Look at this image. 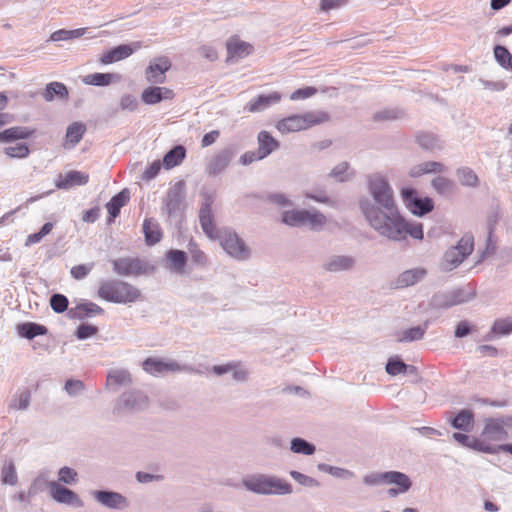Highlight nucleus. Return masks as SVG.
Listing matches in <instances>:
<instances>
[{
	"mask_svg": "<svg viewBox=\"0 0 512 512\" xmlns=\"http://www.w3.org/2000/svg\"><path fill=\"white\" fill-rule=\"evenodd\" d=\"M368 190L378 206L364 199L360 201V208L371 227L392 240H402L408 235L414 239L423 238L422 224L409 222L400 215L394 201L393 190L384 176L370 175Z\"/></svg>",
	"mask_w": 512,
	"mask_h": 512,
	"instance_id": "f257e3e1",
	"label": "nucleus"
},
{
	"mask_svg": "<svg viewBox=\"0 0 512 512\" xmlns=\"http://www.w3.org/2000/svg\"><path fill=\"white\" fill-rule=\"evenodd\" d=\"M512 427V417L487 418L484 420V426L477 437L478 452L487 454H497L504 452V447L508 444L504 442L508 439V428Z\"/></svg>",
	"mask_w": 512,
	"mask_h": 512,
	"instance_id": "f03ea898",
	"label": "nucleus"
},
{
	"mask_svg": "<svg viewBox=\"0 0 512 512\" xmlns=\"http://www.w3.org/2000/svg\"><path fill=\"white\" fill-rule=\"evenodd\" d=\"M97 295L107 302L125 305L143 300L142 292L138 287L119 279L101 281Z\"/></svg>",
	"mask_w": 512,
	"mask_h": 512,
	"instance_id": "7ed1b4c3",
	"label": "nucleus"
},
{
	"mask_svg": "<svg viewBox=\"0 0 512 512\" xmlns=\"http://www.w3.org/2000/svg\"><path fill=\"white\" fill-rule=\"evenodd\" d=\"M329 119L330 116L325 111H308L284 117L276 122L275 127L281 134L295 133L325 123Z\"/></svg>",
	"mask_w": 512,
	"mask_h": 512,
	"instance_id": "20e7f679",
	"label": "nucleus"
},
{
	"mask_svg": "<svg viewBox=\"0 0 512 512\" xmlns=\"http://www.w3.org/2000/svg\"><path fill=\"white\" fill-rule=\"evenodd\" d=\"M243 484L248 490L258 494H289L292 492L289 483L264 475L253 476L244 480Z\"/></svg>",
	"mask_w": 512,
	"mask_h": 512,
	"instance_id": "39448f33",
	"label": "nucleus"
},
{
	"mask_svg": "<svg viewBox=\"0 0 512 512\" xmlns=\"http://www.w3.org/2000/svg\"><path fill=\"white\" fill-rule=\"evenodd\" d=\"M400 196L405 207L416 216H423L434 209V202L429 197L420 198L414 188L404 187Z\"/></svg>",
	"mask_w": 512,
	"mask_h": 512,
	"instance_id": "423d86ee",
	"label": "nucleus"
},
{
	"mask_svg": "<svg viewBox=\"0 0 512 512\" xmlns=\"http://www.w3.org/2000/svg\"><path fill=\"white\" fill-rule=\"evenodd\" d=\"M474 239L471 235H464L458 244L450 248L444 255L446 268L453 269L461 264L473 251Z\"/></svg>",
	"mask_w": 512,
	"mask_h": 512,
	"instance_id": "0eeeda50",
	"label": "nucleus"
},
{
	"mask_svg": "<svg viewBox=\"0 0 512 512\" xmlns=\"http://www.w3.org/2000/svg\"><path fill=\"white\" fill-rule=\"evenodd\" d=\"M220 244L222 248L232 257L245 260L249 256V249L244 241L233 231L225 230L220 233Z\"/></svg>",
	"mask_w": 512,
	"mask_h": 512,
	"instance_id": "6e6552de",
	"label": "nucleus"
},
{
	"mask_svg": "<svg viewBox=\"0 0 512 512\" xmlns=\"http://www.w3.org/2000/svg\"><path fill=\"white\" fill-rule=\"evenodd\" d=\"M113 271L119 276H140L148 272V266L139 258L122 257L111 262Z\"/></svg>",
	"mask_w": 512,
	"mask_h": 512,
	"instance_id": "1a4fd4ad",
	"label": "nucleus"
},
{
	"mask_svg": "<svg viewBox=\"0 0 512 512\" xmlns=\"http://www.w3.org/2000/svg\"><path fill=\"white\" fill-rule=\"evenodd\" d=\"M212 204V197L207 196L199 211V221L206 236L211 240H216L220 237L221 231L218 230L215 224Z\"/></svg>",
	"mask_w": 512,
	"mask_h": 512,
	"instance_id": "9d476101",
	"label": "nucleus"
},
{
	"mask_svg": "<svg viewBox=\"0 0 512 512\" xmlns=\"http://www.w3.org/2000/svg\"><path fill=\"white\" fill-rule=\"evenodd\" d=\"M172 67V62L167 56H158L150 61L145 70V78L150 83L162 84L166 80V72Z\"/></svg>",
	"mask_w": 512,
	"mask_h": 512,
	"instance_id": "9b49d317",
	"label": "nucleus"
},
{
	"mask_svg": "<svg viewBox=\"0 0 512 512\" xmlns=\"http://www.w3.org/2000/svg\"><path fill=\"white\" fill-rule=\"evenodd\" d=\"M143 370L153 376L162 375L169 372H180L184 367L173 360L164 361L160 358L149 357L142 362Z\"/></svg>",
	"mask_w": 512,
	"mask_h": 512,
	"instance_id": "f8f14e48",
	"label": "nucleus"
},
{
	"mask_svg": "<svg viewBox=\"0 0 512 512\" xmlns=\"http://www.w3.org/2000/svg\"><path fill=\"white\" fill-rule=\"evenodd\" d=\"M175 94L172 89L160 86H150L143 90L141 100L148 105H154L162 100H172Z\"/></svg>",
	"mask_w": 512,
	"mask_h": 512,
	"instance_id": "ddd939ff",
	"label": "nucleus"
},
{
	"mask_svg": "<svg viewBox=\"0 0 512 512\" xmlns=\"http://www.w3.org/2000/svg\"><path fill=\"white\" fill-rule=\"evenodd\" d=\"M227 59H240L250 55L253 52V46L245 41H242L238 36H232L226 43Z\"/></svg>",
	"mask_w": 512,
	"mask_h": 512,
	"instance_id": "4468645a",
	"label": "nucleus"
},
{
	"mask_svg": "<svg viewBox=\"0 0 512 512\" xmlns=\"http://www.w3.org/2000/svg\"><path fill=\"white\" fill-rule=\"evenodd\" d=\"M49 488L50 494L55 501L59 503L82 506V501L72 490L63 487L56 482L49 483Z\"/></svg>",
	"mask_w": 512,
	"mask_h": 512,
	"instance_id": "2eb2a0df",
	"label": "nucleus"
},
{
	"mask_svg": "<svg viewBox=\"0 0 512 512\" xmlns=\"http://www.w3.org/2000/svg\"><path fill=\"white\" fill-rule=\"evenodd\" d=\"M281 99L282 95L277 91L267 95H259L247 103L246 109L251 113L259 112L271 105L279 103Z\"/></svg>",
	"mask_w": 512,
	"mask_h": 512,
	"instance_id": "dca6fc26",
	"label": "nucleus"
},
{
	"mask_svg": "<svg viewBox=\"0 0 512 512\" xmlns=\"http://www.w3.org/2000/svg\"><path fill=\"white\" fill-rule=\"evenodd\" d=\"M89 181V174L77 170L67 172L64 176H60L56 182L59 189H69L73 186H82Z\"/></svg>",
	"mask_w": 512,
	"mask_h": 512,
	"instance_id": "f3484780",
	"label": "nucleus"
},
{
	"mask_svg": "<svg viewBox=\"0 0 512 512\" xmlns=\"http://www.w3.org/2000/svg\"><path fill=\"white\" fill-rule=\"evenodd\" d=\"M257 158L263 159L278 149L279 142L267 131H261L257 137Z\"/></svg>",
	"mask_w": 512,
	"mask_h": 512,
	"instance_id": "a211bd4d",
	"label": "nucleus"
},
{
	"mask_svg": "<svg viewBox=\"0 0 512 512\" xmlns=\"http://www.w3.org/2000/svg\"><path fill=\"white\" fill-rule=\"evenodd\" d=\"M94 497L108 508L120 509L127 505L126 498L117 492L96 491Z\"/></svg>",
	"mask_w": 512,
	"mask_h": 512,
	"instance_id": "6ab92c4d",
	"label": "nucleus"
},
{
	"mask_svg": "<svg viewBox=\"0 0 512 512\" xmlns=\"http://www.w3.org/2000/svg\"><path fill=\"white\" fill-rule=\"evenodd\" d=\"M35 130L28 127L15 126L0 132V142L7 143L15 140L28 139L33 136Z\"/></svg>",
	"mask_w": 512,
	"mask_h": 512,
	"instance_id": "aec40b11",
	"label": "nucleus"
},
{
	"mask_svg": "<svg viewBox=\"0 0 512 512\" xmlns=\"http://www.w3.org/2000/svg\"><path fill=\"white\" fill-rule=\"evenodd\" d=\"M86 132V125L81 122H73L68 126L63 146L72 148L78 144Z\"/></svg>",
	"mask_w": 512,
	"mask_h": 512,
	"instance_id": "412c9836",
	"label": "nucleus"
},
{
	"mask_svg": "<svg viewBox=\"0 0 512 512\" xmlns=\"http://www.w3.org/2000/svg\"><path fill=\"white\" fill-rule=\"evenodd\" d=\"M133 53V49L129 45H119L106 53H104L100 62L102 64H111L129 57Z\"/></svg>",
	"mask_w": 512,
	"mask_h": 512,
	"instance_id": "4be33fe9",
	"label": "nucleus"
},
{
	"mask_svg": "<svg viewBox=\"0 0 512 512\" xmlns=\"http://www.w3.org/2000/svg\"><path fill=\"white\" fill-rule=\"evenodd\" d=\"M129 201V191L127 189L122 190L118 194L112 197V199L106 204L109 215L112 218H116L123 206Z\"/></svg>",
	"mask_w": 512,
	"mask_h": 512,
	"instance_id": "5701e85b",
	"label": "nucleus"
},
{
	"mask_svg": "<svg viewBox=\"0 0 512 512\" xmlns=\"http://www.w3.org/2000/svg\"><path fill=\"white\" fill-rule=\"evenodd\" d=\"M384 482L388 484H395L400 492H406L411 486L409 477L401 472L391 471L383 473Z\"/></svg>",
	"mask_w": 512,
	"mask_h": 512,
	"instance_id": "b1692460",
	"label": "nucleus"
},
{
	"mask_svg": "<svg viewBox=\"0 0 512 512\" xmlns=\"http://www.w3.org/2000/svg\"><path fill=\"white\" fill-rule=\"evenodd\" d=\"M445 170V166L436 161H428L413 167L410 170L411 177H420L424 174L441 173Z\"/></svg>",
	"mask_w": 512,
	"mask_h": 512,
	"instance_id": "393cba45",
	"label": "nucleus"
},
{
	"mask_svg": "<svg viewBox=\"0 0 512 512\" xmlns=\"http://www.w3.org/2000/svg\"><path fill=\"white\" fill-rule=\"evenodd\" d=\"M42 96L47 102L52 101L55 96H58L61 99H66L68 97V89L61 82H50L46 85Z\"/></svg>",
	"mask_w": 512,
	"mask_h": 512,
	"instance_id": "a878e982",
	"label": "nucleus"
},
{
	"mask_svg": "<svg viewBox=\"0 0 512 512\" xmlns=\"http://www.w3.org/2000/svg\"><path fill=\"white\" fill-rule=\"evenodd\" d=\"M230 159L231 153L229 151L219 152L208 164V173L211 175L218 174L228 166Z\"/></svg>",
	"mask_w": 512,
	"mask_h": 512,
	"instance_id": "bb28decb",
	"label": "nucleus"
},
{
	"mask_svg": "<svg viewBox=\"0 0 512 512\" xmlns=\"http://www.w3.org/2000/svg\"><path fill=\"white\" fill-rule=\"evenodd\" d=\"M185 156V148L181 145L176 146L165 154L163 158V165L165 166L166 169H171L181 164Z\"/></svg>",
	"mask_w": 512,
	"mask_h": 512,
	"instance_id": "cd10ccee",
	"label": "nucleus"
},
{
	"mask_svg": "<svg viewBox=\"0 0 512 512\" xmlns=\"http://www.w3.org/2000/svg\"><path fill=\"white\" fill-rule=\"evenodd\" d=\"M118 79L119 77L112 73H93L86 75L83 78V82L93 86H108Z\"/></svg>",
	"mask_w": 512,
	"mask_h": 512,
	"instance_id": "c85d7f7f",
	"label": "nucleus"
},
{
	"mask_svg": "<svg viewBox=\"0 0 512 512\" xmlns=\"http://www.w3.org/2000/svg\"><path fill=\"white\" fill-rule=\"evenodd\" d=\"M474 423V415L469 410L460 411L451 421L454 428L469 432Z\"/></svg>",
	"mask_w": 512,
	"mask_h": 512,
	"instance_id": "c756f323",
	"label": "nucleus"
},
{
	"mask_svg": "<svg viewBox=\"0 0 512 512\" xmlns=\"http://www.w3.org/2000/svg\"><path fill=\"white\" fill-rule=\"evenodd\" d=\"M17 331L20 336L27 339H33L36 336L44 335L47 333V329L45 326L32 322H27L18 325Z\"/></svg>",
	"mask_w": 512,
	"mask_h": 512,
	"instance_id": "7c9ffc66",
	"label": "nucleus"
},
{
	"mask_svg": "<svg viewBox=\"0 0 512 512\" xmlns=\"http://www.w3.org/2000/svg\"><path fill=\"white\" fill-rule=\"evenodd\" d=\"M143 231L146 242L150 245L156 244L162 237L159 225L152 219H145L143 223Z\"/></svg>",
	"mask_w": 512,
	"mask_h": 512,
	"instance_id": "2f4dec72",
	"label": "nucleus"
},
{
	"mask_svg": "<svg viewBox=\"0 0 512 512\" xmlns=\"http://www.w3.org/2000/svg\"><path fill=\"white\" fill-rule=\"evenodd\" d=\"M425 274L422 269H412L403 272L397 279V288H404L417 283Z\"/></svg>",
	"mask_w": 512,
	"mask_h": 512,
	"instance_id": "473e14b6",
	"label": "nucleus"
},
{
	"mask_svg": "<svg viewBox=\"0 0 512 512\" xmlns=\"http://www.w3.org/2000/svg\"><path fill=\"white\" fill-rule=\"evenodd\" d=\"M308 215V210H290L282 215V222L289 226L305 225V217Z\"/></svg>",
	"mask_w": 512,
	"mask_h": 512,
	"instance_id": "72a5a7b5",
	"label": "nucleus"
},
{
	"mask_svg": "<svg viewBox=\"0 0 512 512\" xmlns=\"http://www.w3.org/2000/svg\"><path fill=\"white\" fill-rule=\"evenodd\" d=\"M416 368L412 365H407L398 359H390L386 364V372L389 375L396 376L401 373H416Z\"/></svg>",
	"mask_w": 512,
	"mask_h": 512,
	"instance_id": "f704fd0d",
	"label": "nucleus"
},
{
	"mask_svg": "<svg viewBox=\"0 0 512 512\" xmlns=\"http://www.w3.org/2000/svg\"><path fill=\"white\" fill-rule=\"evenodd\" d=\"M431 185L434 190L441 195H448L454 192L455 184L454 182L444 176H437L432 179Z\"/></svg>",
	"mask_w": 512,
	"mask_h": 512,
	"instance_id": "c9c22d12",
	"label": "nucleus"
},
{
	"mask_svg": "<svg viewBox=\"0 0 512 512\" xmlns=\"http://www.w3.org/2000/svg\"><path fill=\"white\" fill-rule=\"evenodd\" d=\"M31 400V392L28 389H23L16 393L9 404L11 410H25L28 408Z\"/></svg>",
	"mask_w": 512,
	"mask_h": 512,
	"instance_id": "e433bc0d",
	"label": "nucleus"
},
{
	"mask_svg": "<svg viewBox=\"0 0 512 512\" xmlns=\"http://www.w3.org/2000/svg\"><path fill=\"white\" fill-rule=\"evenodd\" d=\"M459 182L464 186L475 187L478 184V176L469 167L459 168L456 171Z\"/></svg>",
	"mask_w": 512,
	"mask_h": 512,
	"instance_id": "4c0bfd02",
	"label": "nucleus"
},
{
	"mask_svg": "<svg viewBox=\"0 0 512 512\" xmlns=\"http://www.w3.org/2000/svg\"><path fill=\"white\" fill-rule=\"evenodd\" d=\"M131 382V375L127 370H113L108 373L107 385L118 386Z\"/></svg>",
	"mask_w": 512,
	"mask_h": 512,
	"instance_id": "58836bf2",
	"label": "nucleus"
},
{
	"mask_svg": "<svg viewBox=\"0 0 512 512\" xmlns=\"http://www.w3.org/2000/svg\"><path fill=\"white\" fill-rule=\"evenodd\" d=\"M86 32V28H78L75 30L61 29L51 34L52 41H63L82 37Z\"/></svg>",
	"mask_w": 512,
	"mask_h": 512,
	"instance_id": "ea45409f",
	"label": "nucleus"
},
{
	"mask_svg": "<svg viewBox=\"0 0 512 512\" xmlns=\"http://www.w3.org/2000/svg\"><path fill=\"white\" fill-rule=\"evenodd\" d=\"M167 259L171 266L178 272H182L187 261L185 252L181 250H171L167 254Z\"/></svg>",
	"mask_w": 512,
	"mask_h": 512,
	"instance_id": "a19ab883",
	"label": "nucleus"
},
{
	"mask_svg": "<svg viewBox=\"0 0 512 512\" xmlns=\"http://www.w3.org/2000/svg\"><path fill=\"white\" fill-rule=\"evenodd\" d=\"M425 334V328L417 326L413 328H409L402 333L398 334L397 341L398 342H410L414 340L422 339Z\"/></svg>",
	"mask_w": 512,
	"mask_h": 512,
	"instance_id": "79ce46f5",
	"label": "nucleus"
},
{
	"mask_svg": "<svg viewBox=\"0 0 512 512\" xmlns=\"http://www.w3.org/2000/svg\"><path fill=\"white\" fill-rule=\"evenodd\" d=\"M4 153L10 158H26L30 154L29 147L24 143H17L15 145L7 146L4 148Z\"/></svg>",
	"mask_w": 512,
	"mask_h": 512,
	"instance_id": "37998d69",
	"label": "nucleus"
},
{
	"mask_svg": "<svg viewBox=\"0 0 512 512\" xmlns=\"http://www.w3.org/2000/svg\"><path fill=\"white\" fill-rule=\"evenodd\" d=\"M353 265V260L349 257L338 256L331 260L327 265L326 269L329 271H341L351 268Z\"/></svg>",
	"mask_w": 512,
	"mask_h": 512,
	"instance_id": "c03bdc74",
	"label": "nucleus"
},
{
	"mask_svg": "<svg viewBox=\"0 0 512 512\" xmlns=\"http://www.w3.org/2000/svg\"><path fill=\"white\" fill-rule=\"evenodd\" d=\"M326 224V217L318 211L308 210V215L305 217V225H309L311 229L317 230Z\"/></svg>",
	"mask_w": 512,
	"mask_h": 512,
	"instance_id": "a18cd8bd",
	"label": "nucleus"
},
{
	"mask_svg": "<svg viewBox=\"0 0 512 512\" xmlns=\"http://www.w3.org/2000/svg\"><path fill=\"white\" fill-rule=\"evenodd\" d=\"M291 450L294 453L311 455L315 451V447L301 438H295L291 442Z\"/></svg>",
	"mask_w": 512,
	"mask_h": 512,
	"instance_id": "49530a36",
	"label": "nucleus"
},
{
	"mask_svg": "<svg viewBox=\"0 0 512 512\" xmlns=\"http://www.w3.org/2000/svg\"><path fill=\"white\" fill-rule=\"evenodd\" d=\"M52 229H53L52 223H50V222L45 223L39 232L30 234L27 236L25 245L30 246V245L40 242L43 239V237H45L52 231Z\"/></svg>",
	"mask_w": 512,
	"mask_h": 512,
	"instance_id": "de8ad7c7",
	"label": "nucleus"
},
{
	"mask_svg": "<svg viewBox=\"0 0 512 512\" xmlns=\"http://www.w3.org/2000/svg\"><path fill=\"white\" fill-rule=\"evenodd\" d=\"M492 332L499 336L512 333V319H499L494 322Z\"/></svg>",
	"mask_w": 512,
	"mask_h": 512,
	"instance_id": "09e8293b",
	"label": "nucleus"
},
{
	"mask_svg": "<svg viewBox=\"0 0 512 512\" xmlns=\"http://www.w3.org/2000/svg\"><path fill=\"white\" fill-rule=\"evenodd\" d=\"M494 56L497 62L503 67L508 68V64L512 59L511 53L504 46L497 45L494 48Z\"/></svg>",
	"mask_w": 512,
	"mask_h": 512,
	"instance_id": "8fccbe9b",
	"label": "nucleus"
},
{
	"mask_svg": "<svg viewBox=\"0 0 512 512\" xmlns=\"http://www.w3.org/2000/svg\"><path fill=\"white\" fill-rule=\"evenodd\" d=\"M50 306L56 313H63L68 307V299L62 294H54L50 298Z\"/></svg>",
	"mask_w": 512,
	"mask_h": 512,
	"instance_id": "3c124183",
	"label": "nucleus"
},
{
	"mask_svg": "<svg viewBox=\"0 0 512 512\" xmlns=\"http://www.w3.org/2000/svg\"><path fill=\"white\" fill-rule=\"evenodd\" d=\"M94 263L79 264L70 270L71 276L76 280L84 279L93 269Z\"/></svg>",
	"mask_w": 512,
	"mask_h": 512,
	"instance_id": "603ef678",
	"label": "nucleus"
},
{
	"mask_svg": "<svg viewBox=\"0 0 512 512\" xmlns=\"http://www.w3.org/2000/svg\"><path fill=\"white\" fill-rule=\"evenodd\" d=\"M331 175L339 181H345L349 179L352 172L350 171L349 164L347 162H342L332 170Z\"/></svg>",
	"mask_w": 512,
	"mask_h": 512,
	"instance_id": "864d4df0",
	"label": "nucleus"
},
{
	"mask_svg": "<svg viewBox=\"0 0 512 512\" xmlns=\"http://www.w3.org/2000/svg\"><path fill=\"white\" fill-rule=\"evenodd\" d=\"M189 252L191 254L192 261L198 265H206L208 263V258L206 254L200 250L195 243L189 244Z\"/></svg>",
	"mask_w": 512,
	"mask_h": 512,
	"instance_id": "5fc2aeb1",
	"label": "nucleus"
},
{
	"mask_svg": "<svg viewBox=\"0 0 512 512\" xmlns=\"http://www.w3.org/2000/svg\"><path fill=\"white\" fill-rule=\"evenodd\" d=\"M453 438L461 445L478 451V446H477L478 438L477 437H470V436H468L466 434H462V433H454Z\"/></svg>",
	"mask_w": 512,
	"mask_h": 512,
	"instance_id": "6e6d98bb",
	"label": "nucleus"
},
{
	"mask_svg": "<svg viewBox=\"0 0 512 512\" xmlns=\"http://www.w3.org/2000/svg\"><path fill=\"white\" fill-rule=\"evenodd\" d=\"M2 482L9 485H15L17 483V475L15 468L12 464L5 465L2 468Z\"/></svg>",
	"mask_w": 512,
	"mask_h": 512,
	"instance_id": "4d7b16f0",
	"label": "nucleus"
},
{
	"mask_svg": "<svg viewBox=\"0 0 512 512\" xmlns=\"http://www.w3.org/2000/svg\"><path fill=\"white\" fill-rule=\"evenodd\" d=\"M59 481L72 484L77 481V472L69 467H63L59 471Z\"/></svg>",
	"mask_w": 512,
	"mask_h": 512,
	"instance_id": "13d9d810",
	"label": "nucleus"
},
{
	"mask_svg": "<svg viewBox=\"0 0 512 512\" xmlns=\"http://www.w3.org/2000/svg\"><path fill=\"white\" fill-rule=\"evenodd\" d=\"M316 93H317V89L315 87L308 86V87H304V88L295 90L291 94L290 99L291 100L306 99V98H309V97L315 95Z\"/></svg>",
	"mask_w": 512,
	"mask_h": 512,
	"instance_id": "bf43d9fd",
	"label": "nucleus"
},
{
	"mask_svg": "<svg viewBox=\"0 0 512 512\" xmlns=\"http://www.w3.org/2000/svg\"><path fill=\"white\" fill-rule=\"evenodd\" d=\"M161 170V163L159 160L152 162L144 171L142 175V179L146 181H150L155 178Z\"/></svg>",
	"mask_w": 512,
	"mask_h": 512,
	"instance_id": "052dcab7",
	"label": "nucleus"
},
{
	"mask_svg": "<svg viewBox=\"0 0 512 512\" xmlns=\"http://www.w3.org/2000/svg\"><path fill=\"white\" fill-rule=\"evenodd\" d=\"M165 208L168 215L171 216L181 209V200L178 196H169Z\"/></svg>",
	"mask_w": 512,
	"mask_h": 512,
	"instance_id": "680f3d73",
	"label": "nucleus"
},
{
	"mask_svg": "<svg viewBox=\"0 0 512 512\" xmlns=\"http://www.w3.org/2000/svg\"><path fill=\"white\" fill-rule=\"evenodd\" d=\"M120 106L123 110L134 111L138 106L137 99L133 95H124L121 98Z\"/></svg>",
	"mask_w": 512,
	"mask_h": 512,
	"instance_id": "e2e57ef3",
	"label": "nucleus"
},
{
	"mask_svg": "<svg viewBox=\"0 0 512 512\" xmlns=\"http://www.w3.org/2000/svg\"><path fill=\"white\" fill-rule=\"evenodd\" d=\"M347 0H321L320 8L322 11H329L331 9H337L344 6Z\"/></svg>",
	"mask_w": 512,
	"mask_h": 512,
	"instance_id": "0e129e2a",
	"label": "nucleus"
},
{
	"mask_svg": "<svg viewBox=\"0 0 512 512\" xmlns=\"http://www.w3.org/2000/svg\"><path fill=\"white\" fill-rule=\"evenodd\" d=\"M97 333V328L90 325H81L78 327L76 335L79 339L91 337Z\"/></svg>",
	"mask_w": 512,
	"mask_h": 512,
	"instance_id": "69168bd1",
	"label": "nucleus"
},
{
	"mask_svg": "<svg viewBox=\"0 0 512 512\" xmlns=\"http://www.w3.org/2000/svg\"><path fill=\"white\" fill-rule=\"evenodd\" d=\"M291 477L300 483L301 485H313L315 483V480L309 476H306L298 471H291L290 472Z\"/></svg>",
	"mask_w": 512,
	"mask_h": 512,
	"instance_id": "338daca9",
	"label": "nucleus"
},
{
	"mask_svg": "<svg viewBox=\"0 0 512 512\" xmlns=\"http://www.w3.org/2000/svg\"><path fill=\"white\" fill-rule=\"evenodd\" d=\"M417 140L421 146L427 149H432L435 146V137L430 134H423L417 137Z\"/></svg>",
	"mask_w": 512,
	"mask_h": 512,
	"instance_id": "774afa93",
	"label": "nucleus"
}]
</instances>
